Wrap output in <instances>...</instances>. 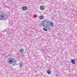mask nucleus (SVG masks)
I'll list each match as a JSON object with an SVG mask.
<instances>
[{"mask_svg": "<svg viewBox=\"0 0 77 77\" xmlns=\"http://www.w3.org/2000/svg\"><path fill=\"white\" fill-rule=\"evenodd\" d=\"M50 22L48 21H45L44 20L42 21V23L40 24L41 26L42 27H47V28H48V25H50Z\"/></svg>", "mask_w": 77, "mask_h": 77, "instance_id": "obj_1", "label": "nucleus"}, {"mask_svg": "<svg viewBox=\"0 0 77 77\" xmlns=\"http://www.w3.org/2000/svg\"><path fill=\"white\" fill-rule=\"evenodd\" d=\"M7 62L9 64H12H12L13 66L15 65V64H16V62H17L16 61L14 62V60L11 57H9L8 59Z\"/></svg>", "mask_w": 77, "mask_h": 77, "instance_id": "obj_2", "label": "nucleus"}, {"mask_svg": "<svg viewBox=\"0 0 77 77\" xmlns=\"http://www.w3.org/2000/svg\"><path fill=\"white\" fill-rule=\"evenodd\" d=\"M8 18V16L7 15L2 12H0V20H7Z\"/></svg>", "mask_w": 77, "mask_h": 77, "instance_id": "obj_3", "label": "nucleus"}, {"mask_svg": "<svg viewBox=\"0 0 77 77\" xmlns=\"http://www.w3.org/2000/svg\"><path fill=\"white\" fill-rule=\"evenodd\" d=\"M22 9L23 11H26L27 9V7L26 6H24L22 7Z\"/></svg>", "mask_w": 77, "mask_h": 77, "instance_id": "obj_4", "label": "nucleus"}, {"mask_svg": "<svg viewBox=\"0 0 77 77\" xmlns=\"http://www.w3.org/2000/svg\"><path fill=\"white\" fill-rule=\"evenodd\" d=\"M40 10H44V7L43 6H40Z\"/></svg>", "mask_w": 77, "mask_h": 77, "instance_id": "obj_5", "label": "nucleus"}, {"mask_svg": "<svg viewBox=\"0 0 77 77\" xmlns=\"http://www.w3.org/2000/svg\"><path fill=\"white\" fill-rule=\"evenodd\" d=\"M19 52L21 53H23L24 52V49H21L19 50Z\"/></svg>", "mask_w": 77, "mask_h": 77, "instance_id": "obj_6", "label": "nucleus"}, {"mask_svg": "<svg viewBox=\"0 0 77 77\" xmlns=\"http://www.w3.org/2000/svg\"><path fill=\"white\" fill-rule=\"evenodd\" d=\"M49 24L50 25V26H51V27H53L54 26V23L52 22L50 23V24Z\"/></svg>", "mask_w": 77, "mask_h": 77, "instance_id": "obj_7", "label": "nucleus"}, {"mask_svg": "<svg viewBox=\"0 0 77 77\" xmlns=\"http://www.w3.org/2000/svg\"><path fill=\"white\" fill-rule=\"evenodd\" d=\"M47 73H48V74H51V71L50 70H48L47 71Z\"/></svg>", "mask_w": 77, "mask_h": 77, "instance_id": "obj_8", "label": "nucleus"}, {"mask_svg": "<svg viewBox=\"0 0 77 77\" xmlns=\"http://www.w3.org/2000/svg\"><path fill=\"white\" fill-rule=\"evenodd\" d=\"M71 63L72 64H75V60H71Z\"/></svg>", "mask_w": 77, "mask_h": 77, "instance_id": "obj_9", "label": "nucleus"}, {"mask_svg": "<svg viewBox=\"0 0 77 77\" xmlns=\"http://www.w3.org/2000/svg\"><path fill=\"white\" fill-rule=\"evenodd\" d=\"M39 18L40 20H42L44 18V17L42 16H40L39 17Z\"/></svg>", "mask_w": 77, "mask_h": 77, "instance_id": "obj_10", "label": "nucleus"}, {"mask_svg": "<svg viewBox=\"0 0 77 77\" xmlns=\"http://www.w3.org/2000/svg\"><path fill=\"white\" fill-rule=\"evenodd\" d=\"M43 29L44 31H45V32H47V29H46V28H43Z\"/></svg>", "mask_w": 77, "mask_h": 77, "instance_id": "obj_11", "label": "nucleus"}, {"mask_svg": "<svg viewBox=\"0 0 77 77\" xmlns=\"http://www.w3.org/2000/svg\"><path fill=\"white\" fill-rule=\"evenodd\" d=\"M23 65V64H22L20 63V66H22Z\"/></svg>", "mask_w": 77, "mask_h": 77, "instance_id": "obj_12", "label": "nucleus"}, {"mask_svg": "<svg viewBox=\"0 0 77 77\" xmlns=\"http://www.w3.org/2000/svg\"><path fill=\"white\" fill-rule=\"evenodd\" d=\"M57 76H58V75H57Z\"/></svg>", "mask_w": 77, "mask_h": 77, "instance_id": "obj_13", "label": "nucleus"}]
</instances>
